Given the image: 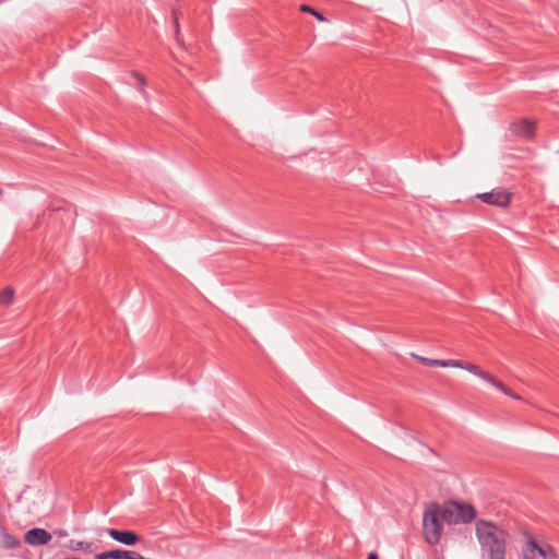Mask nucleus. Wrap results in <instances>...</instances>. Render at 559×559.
Returning a JSON list of instances; mask_svg holds the SVG:
<instances>
[{
	"label": "nucleus",
	"instance_id": "nucleus-22",
	"mask_svg": "<svg viewBox=\"0 0 559 559\" xmlns=\"http://www.w3.org/2000/svg\"><path fill=\"white\" fill-rule=\"evenodd\" d=\"M367 559H379V558H378V555H377V554H374V552H370V554L368 555V558H367Z\"/></svg>",
	"mask_w": 559,
	"mask_h": 559
},
{
	"label": "nucleus",
	"instance_id": "nucleus-18",
	"mask_svg": "<svg viewBox=\"0 0 559 559\" xmlns=\"http://www.w3.org/2000/svg\"><path fill=\"white\" fill-rule=\"evenodd\" d=\"M13 289L11 288H4L2 292H0V305L9 304L13 298Z\"/></svg>",
	"mask_w": 559,
	"mask_h": 559
},
{
	"label": "nucleus",
	"instance_id": "nucleus-20",
	"mask_svg": "<svg viewBox=\"0 0 559 559\" xmlns=\"http://www.w3.org/2000/svg\"><path fill=\"white\" fill-rule=\"evenodd\" d=\"M543 551L545 554V559H556L557 558V554L551 546H547L546 548L543 547Z\"/></svg>",
	"mask_w": 559,
	"mask_h": 559
},
{
	"label": "nucleus",
	"instance_id": "nucleus-10",
	"mask_svg": "<svg viewBox=\"0 0 559 559\" xmlns=\"http://www.w3.org/2000/svg\"><path fill=\"white\" fill-rule=\"evenodd\" d=\"M453 509H454V501H452L449 504H445L443 507L439 506V515H440V519L443 521V523L459 524L457 514Z\"/></svg>",
	"mask_w": 559,
	"mask_h": 559
},
{
	"label": "nucleus",
	"instance_id": "nucleus-17",
	"mask_svg": "<svg viewBox=\"0 0 559 559\" xmlns=\"http://www.w3.org/2000/svg\"><path fill=\"white\" fill-rule=\"evenodd\" d=\"M300 11L306 12V13H310L311 15L316 16L321 22H325L326 21V19L324 17V15L321 12L316 11L314 9H312L311 7H309L307 4H301L300 5Z\"/></svg>",
	"mask_w": 559,
	"mask_h": 559
},
{
	"label": "nucleus",
	"instance_id": "nucleus-9",
	"mask_svg": "<svg viewBox=\"0 0 559 559\" xmlns=\"http://www.w3.org/2000/svg\"><path fill=\"white\" fill-rule=\"evenodd\" d=\"M523 559H545L543 547L532 536H530L523 548Z\"/></svg>",
	"mask_w": 559,
	"mask_h": 559
},
{
	"label": "nucleus",
	"instance_id": "nucleus-8",
	"mask_svg": "<svg viewBox=\"0 0 559 559\" xmlns=\"http://www.w3.org/2000/svg\"><path fill=\"white\" fill-rule=\"evenodd\" d=\"M453 362L459 364V366H453L454 368L465 369V370L469 371L471 373L479 377L480 379H483L484 381H486L488 383L493 381V376L491 373L481 370L479 368V366H477L475 364L466 362L463 360H453Z\"/></svg>",
	"mask_w": 559,
	"mask_h": 559
},
{
	"label": "nucleus",
	"instance_id": "nucleus-6",
	"mask_svg": "<svg viewBox=\"0 0 559 559\" xmlns=\"http://www.w3.org/2000/svg\"><path fill=\"white\" fill-rule=\"evenodd\" d=\"M106 532L114 540L127 546H133L140 540V536L132 531H119L116 528H107Z\"/></svg>",
	"mask_w": 559,
	"mask_h": 559
},
{
	"label": "nucleus",
	"instance_id": "nucleus-3",
	"mask_svg": "<svg viewBox=\"0 0 559 559\" xmlns=\"http://www.w3.org/2000/svg\"><path fill=\"white\" fill-rule=\"evenodd\" d=\"M508 131L511 139L532 140L535 136L536 126L534 121L522 118L513 121Z\"/></svg>",
	"mask_w": 559,
	"mask_h": 559
},
{
	"label": "nucleus",
	"instance_id": "nucleus-15",
	"mask_svg": "<svg viewBox=\"0 0 559 559\" xmlns=\"http://www.w3.org/2000/svg\"><path fill=\"white\" fill-rule=\"evenodd\" d=\"M95 559H122V549H114L97 554Z\"/></svg>",
	"mask_w": 559,
	"mask_h": 559
},
{
	"label": "nucleus",
	"instance_id": "nucleus-1",
	"mask_svg": "<svg viewBox=\"0 0 559 559\" xmlns=\"http://www.w3.org/2000/svg\"><path fill=\"white\" fill-rule=\"evenodd\" d=\"M475 533L480 545L483 559H504L508 533L498 524L487 520H478Z\"/></svg>",
	"mask_w": 559,
	"mask_h": 559
},
{
	"label": "nucleus",
	"instance_id": "nucleus-13",
	"mask_svg": "<svg viewBox=\"0 0 559 559\" xmlns=\"http://www.w3.org/2000/svg\"><path fill=\"white\" fill-rule=\"evenodd\" d=\"M490 384L493 385L495 388H497L498 390H500L506 395L512 397V399H515V400H520L521 399L518 394H515L511 389L507 388L500 380H498L495 377H493V381H491Z\"/></svg>",
	"mask_w": 559,
	"mask_h": 559
},
{
	"label": "nucleus",
	"instance_id": "nucleus-4",
	"mask_svg": "<svg viewBox=\"0 0 559 559\" xmlns=\"http://www.w3.org/2000/svg\"><path fill=\"white\" fill-rule=\"evenodd\" d=\"M477 198L487 204L507 207L511 201V193L503 190H492L477 194Z\"/></svg>",
	"mask_w": 559,
	"mask_h": 559
},
{
	"label": "nucleus",
	"instance_id": "nucleus-19",
	"mask_svg": "<svg viewBox=\"0 0 559 559\" xmlns=\"http://www.w3.org/2000/svg\"><path fill=\"white\" fill-rule=\"evenodd\" d=\"M122 559H145L141 554L122 549Z\"/></svg>",
	"mask_w": 559,
	"mask_h": 559
},
{
	"label": "nucleus",
	"instance_id": "nucleus-2",
	"mask_svg": "<svg viewBox=\"0 0 559 559\" xmlns=\"http://www.w3.org/2000/svg\"><path fill=\"white\" fill-rule=\"evenodd\" d=\"M443 524L439 515V504L437 502L428 504L423 515V532L429 545L435 546L440 542Z\"/></svg>",
	"mask_w": 559,
	"mask_h": 559
},
{
	"label": "nucleus",
	"instance_id": "nucleus-7",
	"mask_svg": "<svg viewBox=\"0 0 559 559\" xmlns=\"http://www.w3.org/2000/svg\"><path fill=\"white\" fill-rule=\"evenodd\" d=\"M460 523H471L476 518V510L472 504L454 501V509Z\"/></svg>",
	"mask_w": 559,
	"mask_h": 559
},
{
	"label": "nucleus",
	"instance_id": "nucleus-12",
	"mask_svg": "<svg viewBox=\"0 0 559 559\" xmlns=\"http://www.w3.org/2000/svg\"><path fill=\"white\" fill-rule=\"evenodd\" d=\"M421 361L429 367H452L459 366V364H454L452 359L450 360H440V359H430V358H421Z\"/></svg>",
	"mask_w": 559,
	"mask_h": 559
},
{
	"label": "nucleus",
	"instance_id": "nucleus-14",
	"mask_svg": "<svg viewBox=\"0 0 559 559\" xmlns=\"http://www.w3.org/2000/svg\"><path fill=\"white\" fill-rule=\"evenodd\" d=\"M21 543L20 539L13 535L4 534L2 538V546L5 549H15L20 547Z\"/></svg>",
	"mask_w": 559,
	"mask_h": 559
},
{
	"label": "nucleus",
	"instance_id": "nucleus-23",
	"mask_svg": "<svg viewBox=\"0 0 559 559\" xmlns=\"http://www.w3.org/2000/svg\"><path fill=\"white\" fill-rule=\"evenodd\" d=\"M176 33L179 32V24L177 17H175Z\"/></svg>",
	"mask_w": 559,
	"mask_h": 559
},
{
	"label": "nucleus",
	"instance_id": "nucleus-11",
	"mask_svg": "<svg viewBox=\"0 0 559 559\" xmlns=\"http://www.w3.org/2000/svg\"><path fill=\"white\" fill-rule=\"evenodd\" d=\"M69 548L73 551L83 550L84 552L90 554L93 549V543L72 539L69 544Z\"/></svg>",
	"mask_w": 559,
	"mask_h": 559
},
{
	"label": "nucleus",
	"instance_id": "nucleus-21",
	"mask_svg": "<svg viewBox=\"0 0 559 559\" xmlns=\"http://www.w3.org/2000/svg\"><path fill=\"white\" fill-rule=\"evenodd\" d=\"M53 533H55L57 536H59V537H66V536H68V532H67L66 530H63V528L56 530Z\"/></svg>",
	"mask_w": 559,
	"mask_h": 559
},
{
	"label": "nucleus",
	"instance_id": "nucleus-16",
	"mask_svg": "<svg viewBox=\"0 0 559 559\" xmlns=\"http://www.w3.org/2000/svg\"><path fill=\"white\" fill-rule=\"evenodd\" d=\"M131 75L135 80L139 91L141 93H145V86H146L145 78L138 71H132Z\"/></svg>",
	"mask_w": 559,
	"mask_h": 559
},
{
	"label": "nucleus",
	"instance_id": "nucleus-5",
	"mask_svg": "<svg viewBox=\"0 0 559 559\" xmlns=\"http://www.w3.org/2000/svg\"><path fill=\"white\" fill-rule=\"evenodd\" d=\"M24 539L31 546H43L51 540V534L44 528L35 527L25 533Z\"/></svg>",
	"mask_w": 559,
	"mask_h": 559
}]
</instances>
